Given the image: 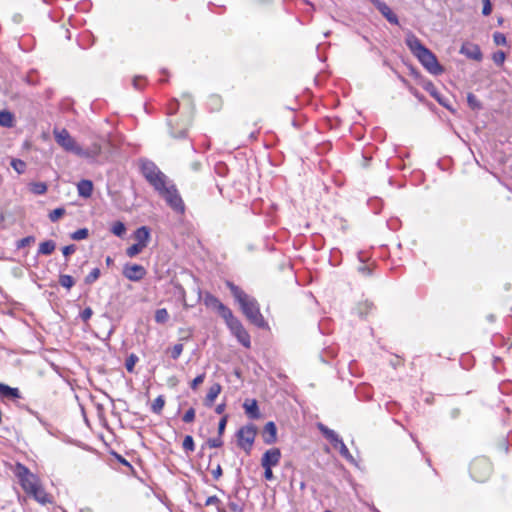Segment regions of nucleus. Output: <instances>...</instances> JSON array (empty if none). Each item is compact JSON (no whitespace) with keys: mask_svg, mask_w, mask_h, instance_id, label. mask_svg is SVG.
I'll use <instances>...</instances> for the list:
<instances>
[{"mask_svg":"<svg viewBox=\"0 0 512 512\" xmlns=\"http://www.w3.org/2000/svg\"><path fill=\"white\" fill-rule=\"evenodd\" d=\"M493 40L494 43L498 46H505L507 45V39L506 36L503 33L495 32L493 34Z\"/></svg>","mask_w":512,"mask_h":512,"instance_id":"nucleus-43","label":"nucleus"},{"mask_svg":"<svg viewBox=\"0 0 512 512\" xmlns=\"http://www.w3.org/2000/svg\"><path fill=\"white\" fill-rule=\"evenodd\" d=\"M222 468L221 465L218 464L215 469L212 470V476L215 480H218L222 476Z\"/></svg>","mask_w":512,"mask_h":512,"instance_id":"nucleus-57","label":"nucleus"},{"mask_svg":"<svg viewBox=\"0 0 512 512\" xmlns=\"http://www.w3.org/2000/svg\"><path fill=\"white\" fill-rule=\"evenodd\" d=\"M229 508H230L232 511H234V512H236V511H239V510H240L239 505H238V504H236V503H234V502H231V503L229 504Z\"/></svg>","mask_w":512,"mask_h":512,"instance_id":"nucleus-64","label":"nucleus"},{"mask_svg":"<svg viewBox=\"0 0 512 512\" xmlns=\"http://www.w3.org/2000/svg\"><path fill=\"white\" fill-rule=\"evenodd\" d=\"M56 248V243L53 240H46L39 244L38 255H51Z\"/></svg>","mask_w":512,"mask_h":512,"instance_id":"nucleus-26","label":"nucleus"},{"mask_svg":"<svg viewBox=\"0 0 512 512\" xmlns=\"http://www.w3.org/2000/svg\"><path fill=\"white\" fill-rule=\"evenodd\" d=\"M262 438L265 444L271 445L277 441V427L273 421L267 422L263 428Z\"/></svg>","mask_w":512,"mask_h":512,"instance_id":"nucleus-13","label":"nucleus"},{"mask_svg":"<svg viewBox=\"0 0 512 512\" xmlns=\"http://www.w3.org/2000/svg\"><path fill=\"white\" fill-rule=\"evenodd\" d=\"M77 189L80 196L88 198L92 195L93 184L90 180H81L77 184Z\"/></svg>","mask_w":512,"mask_h":512,"instance_id":"nucleus-24","label":"nucleus"},{"mask_svg":"<svg viewBox=\"0 0 512 512\" xmlns=\"http://www.w3.org/2000/svg\"><path fill=\"white\" fill-rule=\"evenodd\" d=\"M467 101H468L469 106L473 109H479L481 107L479 100L472 93L468 94Z\"/></svg>","mask_w":512,"mask_h":512,"instance_id":"nucleus-47","label":"nucleus"},{"mask_svg":"<svg viewBox=\"0 0 512 512\" xmlns=\"http://www.w3.org/2000/svg\"><path fill=\"white\" fill-rule=\"evenodd\" d=\"M264 468V478L268 481H271L274 479V475L272 472V467H263Z\"/></svg>","mask_w":512,"mask_h":512,"instance_id":"nucleus-58","label":"nucleus"},{"mask_svg":"<svg viewBox=\"0 0 512 512\" xmlns=\"http://www.w3.org/2000/svg\"><path fill=\"white\" fill-rule=\"evenodd\" d=\"M435 100H437V102L444 106V107H448V104L446 103L445 99L441 96V94L437 91L436 92V96H432Z\"/></svg>","mask_w":512,"mask_h":512,"instance_id":"nucleus-60","label":"nucleus"},{"mask_svg":"<svg viewBox=\"0 0 512 512\" xmlns=\"http://www.w3.org/2000/svg\"><path fill=\"white\" fill-rule=\"evenodd\" d=\"M100 277V269L94 268L86 277L85 283L92 284Z\"/></svg>","mask_w":512,"mask_h":512,"instance_id":"nucleus-41","label":"nucleus"},{"mask_svg":"<svg viewBox=\"0 0 512 512\" xmlns=\"http://www.w3.org/2000/svg\"><path fill=\"white\" fill-rule=\"evenodd\" d=\"M460 52L464 54L466 57L476 61H480L482 59V52L479 46L475 44L463 45L461 47Z\"/></svg>","mask_w":512,"mask_h":512,"instance_id":"nucleus-16","label":"nucleus"},{"mask_svg":"<svg viewBox=\"0 0 512 512\" xmlns=\"http://www.w3.org/2000/svg\"><path fill=\"white\" fill-rule=\"evenodd\" d=\"M225 408H226V404L225 403H221V404H218L216 407H215V412L217 414H223L224 411H225Z\"/></svg>","mask_w":512,"mask_h":512,"instance_id":"nucleus-63","label":"nucleus"},{"mask_svg":"<svg viewBox=\"0 0 512 512\" xmlns=\"http://www.w3.org/2000/svg\"><path fill=\"white\" fill-rule=\"evenodd\" d=\"M377 5L375 6L378 11L382 14L383 17L386 18L388 22L391 24L398 25L399 20L397 15L391 10V8L383 1H376Z\"/></svg>","mask_w":512,"mask_h":512,"instance_id":"nucleus-14","label":"nucleus"},{"mask_svg":"<svg viewBox=\"0 0 512 512\" xmlns=\"http://www.w3.org/2000/svg\"><path fill=\"white\" fill-rule=\"evenodd\" d=\"M359 272H361L362 274H365V275H371V268L368 267V266H365V265H361L359 268H358Z\"/></svg>","mask_w":512,"mask_h":512,"instance_id":"nucleus-62","label":"nucleus"},{"mask_svg":"<svg viewBox=\"0 0 512 512\" xmlns=\"http://www.w3.org/2000/svg\"><path fill=\"white\" fill-rule=\"evenodd\" d=\"M204 303H205L206 306L213 307V308H215L217 310L223 304L222 302L219 301L218 298H216L212 294H206V296L204 298Z\"/></svg>","mask_w":512,"mask_h":512,"instance_id":"nucleus-31","label":"nucleus"},{"mask_svg":"<svg viewBox=\"0 0 512 512\" xmlns=\"http://www.w3.org/2000/svg\"><path fill=\"white\" fill-rule=\"evenodd\" d=\"M183 352V345L178 343L170 349V354L173 359H178Z\"/></svg>","mask_w":512,"mask_h":512,"instance_id":"nucleus-45","label":"nucleus"},{"mask_svg":"<svg viewBox=\"0 0 512 512\" xmlns=\"http://www.w3.org/2000/svg\"><path fill=\"white\" fill-rule=\"evenodd\" d=\"M405 43L415 57L427 49L419 38L411 32L406 35Z\"/></svg>","mask_w":512,"mask_h":512,"instance_id":"nucleus-12","label":"nucleus"},{"mask_svg":"<svg viewBox=\"0 0 512 512\" xmlns=\"http://www.w3.org/2000/svg\"><path fill=\"white\" fill-rule=\"evenodd\" d=\"M233 335L238 339V341L246 348H249L251 345L250 335L246 331V329L242 326L239 330L232 332Z\"/></svg>","mask_w":512,"mask_h":512,"instance_id":"nucleus-25","label":"nucleus"},{"mask_svg":"<svg viewBox=\"0 0 512 512\" xmlns=\"http://www.w3.org/2000/svg\"><path fill=\"white\" fill-rule=\"evenodd\" d=\"M168 125L170 127V134L174 138H184L187 133L189 119L181 120V122H175L173 119H170Z\"/></svg>","mask_w":512,"mask_h":512,"instance_id":"nucleus-11","label":"nucleus"},{"mask_svg":"<svg viewBox=\"0 0 512 512\" xmlns=\"http://www.w3.org/2000/svg\"><path fill=\"white\" fill-rule=\"evenodd\" d=\"M143 81H144V80H143V78H141V77H135V78L133 79V86H134V88H135V89H137V90L142 89V87H143Z\"/></svg>","mask_w":512,"mask_h":512,"instance_id":"nucleus-59","label":"nucleus"},{"mask_svg":"<svg viewBox=\"0 0 512 512\" xmlns=\"http://www.w3.org/2000/svg\"><path fill=\"white\" fill-rule=\"evenodd\" d=\"M146 269L140 264H126L123 268V275L130 281H140L146 275Z\"/></svg>","mask_w":512,"mask_h":512,"instance_id":"nucleus-9","label":"nucleus"},{"mask_svg":"<svg viewBox=\"0 0 512 512\" xmlns=\"http://www.w3.org/2000/svg\"><path fill=\"white\" fill-rule=\"evenodd\" d=\"M335 449L339 450V453L343 458H345L347 461L353 463L354 458L352 454L349 452L348 448L346 447L345 443L342 441V439L338 436L337 441H333L331 443Z\"/></svg>","mask_w":512,"mask_h":512,"instance_id":"nucleus-23","label":"nucleus"},{"mask_svg":"<svg viewBox=\"0 0 512 512\" xmlns=\"http://www.w3.org/2000/svg\"><path fill=\"white\" fill-rule=\"evenodd\" d=\"M141 172L155 190L162 188L163 184L167 181L166 175L151 161H142Z\"/></svg>","mask_w":512,"mask_h":512,"instance_id":"nucleus-2","label":"nucleus"},{"mask_svg":"<svg viewBox=\"0 0 512 512\" xmlns=\"http://www.w3.org/2000/svg\"><path fill=\"white\" fill-rule=\"evenodd\" d=\"M483 2V8H482V14L484 16H488L492 12V4L490 0H482Z\"/></svg>","mask_w":512,"mask_h":512,"instance_id":"nucleus-52","label":"nucleus"},{"mask_svg":"<svg viewBox=\"0 0 512 512\" xmlns=\"http://www.w3.org/2000/svg\"><path fill=\"white\" fill-rule=\"evenodd\" d=\"M227 421H228V415H224L220 421H219V424H218V434L220 436L223 435L224 431H225V428H226V424H227Z\"/></svg>","mask_w":512,"mask_h":512,"instance_id":"nucleus-53","label":"nucleus"},{"mask_svg":"<svg viewBox=\"0 0 512 512\" xmlns=\"http://www.w3.org/2000/svg\"><path fill=\"white\" fill-rule=\"evenodd\" d=\"M195 419V409L194 408H189L185 414L183 415V418L182 420L185 422V423H191L193 422Z\"/></svg>","mask_w":512,"mask_h":512,"instance_id":"nucleus-49","label":"nucleus"},{"mask_svg":"<svg viewBox=\"0 0 512 512\" xmlns=\"http://www.w3.org/2000/svg\"><path fill=\"white\" fill-rule=\"evenodd\" d=\"M138 361V357L135 355V354H131L127 357L126 361H125V368L127 369L128 372H133L134 371V367H135V364L137 363Z\"/></svg>","mask_w":512,"mask_h":512,"instance_id":"nucleus-37","label":"nucleus"},{"mask_svg":"<svg viewBox=\"0 0 512 512\" xmlns=\"http://www.w3.org/2000/svg\"><path fill=\"white\" fill-rule=\"evenodd\" d=\"M226 285L231 291L233 297L239 303L241 310L247 319L259 328L265 327L266 322L260 312L257 300L246 294L240 287L230 281H227Z\"/></svg>","mask_w":512,"mask_h":512,"instance_id":"nucleus-1","label":"nucleus"},{"mask_svg":"<svg viewBox=\"0 0 512 512\" xmlns=\"http://www.w3.org/2000/svg\"><path fill=\"white\" fill-rule=\"evenodd\" d=\"M256 435L257 428L254 424L241 427L236 434L237 445L249 454L252 450Z\"/></svg>","mask_w":512,"mask_h":512,"instance_id":"nucleus-6","label":"nucleus"},{"mask_svg":"<svg viewBox=\"0 0 512 512\" xmlns=\"http://www.w3.org/2000/svg\"><path fill=\"white\" fill-rule=\"evenodd\" d=\"M34 241H35L34 236L24 237L17 242V248L20 249V248L26 247V246L30 245L31 243H33Z\"/></svg>","mask_w":512,"mask_h":512,"instance_id":"nucleus-48","label":"nucleus"},{"mask_svg":"<svg viewBox=\"0 0 512 512\" xmlns=\"http://www.w3.org/2000/svg\"><path fill=\"white\" fill-rule=\"evenodd\" d=\"M154 318L158 324H165L169 319V313L165 308L157 309Z\"/></svg>","mask_w":512,"mask_h":512,"instance_id":"nucleus-30","label":"nucleus"},{"mask_svg":"<svg viewBox=\"0 0 512 512\" xmlns=\"http://www.w3.org/2000/svg\"><path fill=\"white\" fill-rule=\"evenodd\" d=\"M226 324L231 330V332H235L236 330H239V328L243 326L242 323L235 316L230 318Z\"/></svg>","mask_w":512,"mask_h":512,"instance_id":"nucleus-44","label":"nucleus"},{"mask_svg":"<svg viewBox=\"0 0 512 512\" xmlns=\"http://www.w3.org/2000/svg\"><path fill=\"white\" fill-rule=\"evenodd\" d=\"M53 136L56 143L63 148L66 152L73 153L77 155V153L81 152V146L76 142V140L71 136L69 131L65 128L58 129L54 128Z\"/></svg>","mask_w":512,"mask_h":512,"instance_id":"nucleus-5","label":"nucleus"},{"mask_svg":"<svg viewBox=\"0 0 512 512\" xmlns=\"http://www.w3.org/2000/svg\"><path fill=\"white\" fill-rule=\"evenodd\" d=\"M222 387L219 383H214L208 390L207 395L204 399V404L207 407H210L213 405L215 399L218 397V395L221 393Z\"/></svg>","mask_w":512,"mask_h":512,"instance_id":"nucleus-22","label":"nucleus"},{"mask_svg":"<svg viewBox=\"0 0 512 512\" xmlns=\"http://www.w3.org/2000/svg\"><path fill=\"white\" fill-rule=\"evenodd\" d=\"M75 251H76V246L73 244L67 245V246L63 247V249H62V253L66 257L73 254Z\"/></svg>","mask_w":512,"mask_h":512,"instance_id":"nucleus-56","label":"nucleus"},{"mask_svg":"<svg viewBox=\"0 0 512 512\" xmlns=\"http://www.w3.org/2000/svg\"><path fill=\"white\" fill-rule=\"evenodd\" d=\"M133 236L136 243L146 248L151 237L150 229L147 226H141L136 229Z\"/></svg>","mask_w":512,"mask_h":512,"instance_id":"nucleus-15","label":"nucleus"},{"mask_svg":"<svg viewBox=\"0 0 512 512\" xmlns=\"http://www.w3.org/2000/svg\"><path fill=\"white\" fill-rule=\"evenodd\" d=\"M281 459V451L279 448H271L267 450L261 458L262 467H275Z\"/></svg>","mask_w":512,"mask_h":512,"instance_id":"nucleus-10","label":"nucleus"},{"mask_svg":"<svg viewBox=\"0 0 512 512\" xmlns=\"http://www.w3.org/2000/svg\"><path fill=\"white\" fill-rule=\"evenodd\" d=\"M15 475L19 479L22 489L30 494L37 486H39L40 479L37 475L33 474L25 465L17 463L15 468Z\"/></svg>","mask_w":512,"mask_h":512,"instance_id":"nucleus-3","label":"nucleus"},{"mask_svg":"<svg viewBox=\"0 0 512 512\" xmlns=\"http://www.w3.org/2000/svg\"><path fill=\"white\" fill-rule=\"evenodd\" d=\"M102 147L99 143H93L86 149L81 147L82 153H77V156L84 158H96L101 154Z\"/></svg>","mask_w":512,"mask_h":512,"instance_id":"nucleus-19","label":"nucleus"},{"mask_svg":"<svg viewBox=\"0 0 512 512\" xmlns=\"http://www.w3.org/2000/svg\"><path fill=\"white\" fill-rule=\"evenodd\" d=\"M218 313L225 320L226 323L229 321L230 318L234 316L232 311L224 304L220 306V308L218 309Z\"/></svg>","mask_w":512,"mask_h":512,"instance_id":"nucleus-39","label":"nucleus"},{"mask_svg":"<svg viewBox=\"0 0 512 512\" xmlns=\"http://www.w3.org/2000/svg\"><path fill=\"white\" fill-rule=\"evenodd\" d=\"M165 405V398L163 395H159L152 403L151 410L155 414H160Z\"/></svg>","mask_w":512,"mask_h":512,"instance_id":"nucleus-28","label":"nucleus"},{"mask_svg":"<svg viewBox=\"0 0 512 512\" xmlns=\"http://www.w3.org/2000/svg\"><path fill=\"white\" fill-rule=\"evenodd\" d=\"M59 284L62 287H64V288L69 290V289H71L74 286L75 281H74L72 276L67 275V274H62L59 277Z\"/></svg>","mask_w":512,"mask_h":512,"instance_id":"nucleus-32","label":"nucleus"},{"mask_svg":"<svg viewBox=\"0 0 512 512\" xmlns=\"http://www.w3.org/2000/svg\"><path fill=\"white\" fill-rule=\"evenodd\" d=\"M178 108H179V104H178L177 100L171 101L168 105V114L174 115L177 112Z\"/></svg>","mask_w":512,"mask_h":512,"instance_id":"nucleus-54","label":"nucleus"},{"mask_svg":"<svg viewBox=\"0 0 512 512\" xmlns=\"http://www.w3.org/2000/svg\"><path fill=\"white\" fill-rule=\"evenodd\" d=\"M505 59H506V54L503 51H498L493 54V61L498 66L503 65Z\"/></svg>","mask_w":512,"mask_h":512,"instance_id":"nucleus-46","label":"nucleus"},{"mask_svg":"<svg viewBox=\"0 0 512 512\" xmlns=\"http://www.w3.org/2000/svg\"><path fill=\"white\" fill-rule=\"evenodd\" d=\"M492 473V465L487 458H476L471 462L470 474L478 482L486 481Z\"/></svg>","mask_w":512,"mask_h":512,"instance_id":"nucleus-7","label":"nucleus"},{"mask_svg":"<svg viewBox=\"0 0 512 512\" xmlns=\"http://www.w3.org/2000/svg\"><path fill=\"white\" fill-rule=\"evenodd\" d=\"M243 408L250 419H259L261 417L258 403L255 399L246 400L243 404Z\"/></svg>","mask_w":512,"mask_h":512,"instance_id":"nucleus-17","label":"nucleus"},{"mask_svg":"<svg viewBox=\"0 0 512 512\" xmlns=\"http://www.w3.org/2000/svg\"><path fill=\"white\" fill-rule=\"evenodd\" d=\"M204 380H205V373H202L192 380L190 387L193 390H196L198 388V386L204 382Z\"/></svg>","mask_w":512,"mask_h":512,"instance_id":"nucleus-50","label":"nucleus"},{"mask_svg":"<svg viewBox=\"0 0 512 512\" xmlns=\"http://www.w3.org/2000/svg\"><path fill=\"white\" fill-rule=\"evenodd\" d=\"M425 69L433 75H440L444 69L439 64L436 56L427 48L420 55L416 57Z\"/></svg>","mask_w":512,"mask_h":512,"instance_id":"nucleus-8","label":"nucleus"},{"mask_svg":"<svg viewBox=\"0 0 512 512\" xmlns=\"http://www.w3.org/2000/svg\"><path fill=\"white\" fill-rule=\"evenodd\" d=\"M89 235V231L87 228H81V229H78L77 231L73 232L70 237L71 239L73 240H76V241H79V240H83V239H86Z\"/></svg>","mask_w":512,"mask_h":512,"instance_id":"nucleus-34","label":"nucleus"},{"mask_svg":"<svg viewBox=\"0 0 512 512\" xmlns=\"http://www.w3.org/2000/svg\"><path fill=\"white\" fill-rule=\"evenodd\" d=\"M0 396L7 399H20L21 393L18 388L10 387L6 384L0 383Z\"/></svg>","mask_w":512,"mask_h":512,"instance_id":"nucleus-21","label":"nucleus"},{"mask_svg":"<svg viewBox=\"0 0 512 512\" xmlns=\"http://www.w3.org/2000/svg\"><path fill=\"white\" fill-rule=\"evenodd\" d=\"M10 165L18 174H23L26 170V163L20 159L13 158Z\"/></svg>","mask_w":512,"mask_h":512,"instance_id":"nucleus-33","label":"nucleus"},{"mask_svg":"<svg viewBox=\"0 0 512 512\" xmlns=\"http://www.w3.org/2000/svg\"><path fill=\"white\" fill-rule=\"evenodd\" d=\"M31 190L36 195H42L47 191V185L43 182L33 183Z\"/></svg>","mask_w":512,"mask_h":512,"instance_id":"nucleus-38","label":"nucleus"},{"mask_svg":"<svg viewBox=\"0 0 512 512\" xmlns=\"http://www.w3.org/2000/svg\"><path fill=\"white\" fill-rule=\"evenodd\" d=\"M205 505L206 506H214L215 507V512H220V500L217 496H209L206 501H205Z\"/></svg>","mask_w":512,"mask_h":512,"instance_id":"nucleus-42","label":"nucleus"},{"mask_svg":"<svg viewBox=\"0 0 512 512\" xmlns=\"http://www.w3.org/2000/svg\"><path fill=\"white\" fill-rule=\"evenodd\" d=\"M207 443H208L209 447H211V448H219L223 445V441H222L220 435L217 438L209 439Z\"/></svg>","mask_w":512,"mask_h":512,"instance_id":"nucleus-51","label":"nucleus"},{"mask_svg":"<svg viewBox=\"0 0 512 512\" xmlns=\"http://www.w3.org/2000/svg\"><path fill=\"white\" fill-rule=\"evenodd\" d=\"M111 232L118 237H123L126 232L125 224L121 221H116L111 226Z\"/></svg>","mask_w":512,"mask_h":512,"instance_id":"nucleus-29","label":"nucleus"},{"mask_svg":"<svg viewBox=\"0 0 512 512\" xmlns=\"http://www.w3.org/2000/svg\"><path fill=\"white\" fill-rule=\"evenodd\" d=\"M29 496L33 497L38 503L45 505L47 503H51V496L48 495L42 485L37 486Z\"/></svg>","mask_w":512,"mask_h":512,"instance_id":"nucleus-18","label":"nucleus"},{"mask_svg":"<svg viewBox=\"0 0 512 512\" xmlns=\"http://www.w3.org/2000/svg\"><path fill=\"white\" fill-rule=\"evenodd\" d=\"M182 445H183V449L186 452H192L195 449L194 440H193L192 436H190V435H187L184 437Z\"/></svg>","mask_w":512,"mask_h":512,"instance_id":"nucleus-40","label":"nucleus"},{"mask_svg":"<svg viewBox=\"0 0 512 512\" xmlns=\"http://www.w3.org/2000/svg\"><path fill=\"white\" fill-rule=\"evenodd\" d=\"M144 248L145 247L141 246L140 244L135 243V244H133V245H131L130 247L127 248L126 254L129 257H135L136 255L141 253Z\"/></svg>","mask_w":512,"mask_h":512,"instance_id":"nucleus-35","label":"nucleus"},{"mask_svg":"<svg viewBox=\"0 0 512 512\" xmlns=\"http://www.w3.org/2000/svg\"><path fill=\"white\" fill-rule=\"evenodd\" d=\"M92 314V309L90 307H87L81 312V319L83 321H88L91 318Z\"/></svg>","mask_w":512,"mask_h":512,"instance_id":"nucleus-55","label":"nucleus"},{"mask_svg":"<svg viewBox=\"0 0 512 512\" xmlns=\"http://www.w3.org/2000/svg\"><path fill=\"white\" fill-rule=\"evenodd\" d=\"M65 209L63 207L56 208L49 213V219L51 222L58 221L64 214Z\"/></svg>","mask_w":512,"mask_h":512,"instance_id":"nucleus-36","label":"nucleus"},{"mask_svg":"<svg viewBox=\"0 0 512 512\" xmlns=\"http://www.w3.org/2000/svg\"><path fill=\"white\" fill-rule=\"evenodd\" d=\"M425 89H426V91H428L430 93L431 96H436L437 89L435 88V86L431 82H429L425 86Z\"/></svg>","mask_w":512,"mask_h":512,"instance_id":"nucleus-61","label":"nucleus"},{"mask_svg":"<svg viewBox=\"0 0 512 512\" xmlns=\"http://www.w3.org/2000/svg\"><path fill=\"white\" fill-rule=\"evenodd\" d=\"M167 202V204L178 213H183L185 206L181 196L174 185H168L166 181L162 188L156 190Z\"/></svg>","mask_w":512,"mask_h":512,"instance_id":"nucleus-4","label":"nucleus"},{"mask_svg":"<svg viewBox=\"0 0 512 512\" xmlns=\"http://www.w3.org/2000/svg\"><path fill=\"white\" fill-rule=\"evenodd\" d=\"M318 429L322 432V434L332 443L333 441H337V437L339 436L335 431L329 429L324 424L319 423Z\"/></svg>","mask_w":512,"mask_h":512,"instance_id":"nucleus-27","label":"nucleus"},{"mask_svg":"<svg viewBox=\"0 0 512 512\" xmlns=\"http://www.w3.org/2000/svg\"><path fill=\"white\" fill-rule=\"evenodd\" d=\"M15 115L9 110H0V127L13 128L15 126Z\"/></svg>","mask_w":512,"mask_h":512,"instance_id":"nucleus-20","label":"nucleus"}]
</instances>
